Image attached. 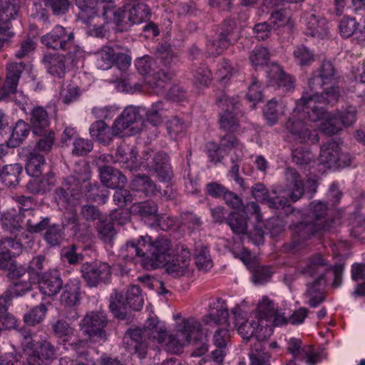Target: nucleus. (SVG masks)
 Wrapping results in <instances>:
<instances>
[{
  "instance_id": "60",
  "label": "nucleus",
  "mask_w": 365,
  "mask_h": 365,
  "mask_svg": "<svg viewBox=\"0 0 365 365\" xmlns=\"http://www.w3.org/2000/svg\"><path fill=\"white\" fill-rule=\"evenodd\" d=\"M53 185V175L43 177L40 180L34 179L28 183L27 188L35 195L44 194L50 191Z\"/></svg>"
},
{
  "instance_id": "5",
  "label": "nucleus",
  "mask_w": 365,
  "mask_h": 365,
  "mask_svg": "<svg viewBox=\"0 0 365 365\" xmlns=\"http://www.w3.org/2000/svg\"><path fill=\"white\" fill-rule=\"evenodd\" d=\"M91 178L90 167L87 164L78 165L73 173L67 177L61 187L55 190V200L58 203L73 205L75 201L83 196V185Z\"/></svg>"
},
{
  "instance_id": "21",
  "label": "nucleus",
  "mask_w": 365,
  "mask_h": 365,
  "mask_svg": "<svg viewBox=\"0 0 365 365\" xmlns=\"http://www.w3.org/2000/svg\"><path fill=\"white\" fill-rule=\"evenodd\" d=\"M325 285L326 279H323L322 275L321 277H316L312 282L307 283L304 295L308 299L307 303L310 307H317L325 300Z\"/></svg>"
},
{
  "instance_id": "47",
  "label": "nucleus",
  "mask_w": 365,
  "mask_h": 365,
  "mask_svg": "<svg viewBox=\"0 0 365 365\" xmlns=\"http://www.w3.org/2000/svg\"><path fill=\"white\" fill-rule=\"evenodd\" d=\"M34 135L38 137L36 141V145L34 150L41 151L45 153H49L55 142V133L51 129H46L41 133H33Z\"/></svg>"
},
{
  "instance_id": "64",
  "label": "nucleus",
  "mask_w": 365,
  "mask_h": 365,
  "mask_svg": "<svg viewBox=\"0 0 365 365\" xmlns=\"http://www.w3.org/2000/svg\"><path fill=\"white\" fill-rule=\"evenodd\" d=\"M275 309L273 302L268 297H264L259 302L257 307L258 320L262 322V319H264L266 322H268L270 317L273 316Z\"/></svg>"
},
{
  "instance_id": "3",
  "label": "nucleus",
  "mask_w": 365,
  "mask_h": 365,
  "mask_svg": "<svg viewBox=\"0 0 365 365\" xmlns=\"http://www.w3.org/2000/svg\"><path fill=\"white\" fill-rule=\"evenodd\" d=\"M157 342L170 354H180L187 344H192L195 349L192 356H200L205 354L208 346L204 341L205 337L201 331L200 323L194 318L182 319L177 326L174 334L165 331L154 332Z\"/></svg>"
},
{
  "instance_id": "63",
  "label": "nucleus",
  "mask_w": 365,
  "mask_h": 365,
  "mask_svg": "<svg viewBox=\"0 0 365 365\" xmlns=\"http://www.w3.org/2000/svg\"><path fill=\"white\" fill-rule=\"evenodd\" d=\"M164 113L163 103L158 101L153 103L146 111L147 121L151 125L157 126L163 123Z\"/></svg>"
},
{
  "instance_id": "61",
  "label": "nucleus",
  "mask_w": 365,
  "mask_h": 365,
  "mask_svg": "<svg viewBox=\"0 0 365 365\" xmlns=\"http://www.w3.org/2000/svg\"><path fill=\"white\" fill-rule=\"evenodd\" d=\"M192 73L193 83L197 87L207 86L211 82V72L204 64L192 68Z\"/></svg>"
},
{
  "instance_id": "49",
  "label": "nucleus",
  "mask_w": 365,
  "mask_h": 365,
  "mask_svg": "<svg viewBox=\"0 0 365 365\" xmlns=\"http://www.w3.org/2000/svg\"><path fill=\"white\" fill-rule=\"evenodd\" d=\"M284 112V106L273 99L267 103L263 110L264 116L269 125H274Z\"/></svg>"
},
{
  "instance_id": "43",
  "label": "nucleus",
  "mask_w": 365,
  "mask_h": 365,
  "mask_svg": "<svg viewBox=\"0 0 365 365\" xmlns=\"http://www.w3.org/2000/svg\"><path fill=\"white\" fill-rule=\"evenodd\" d=\"M98 237L106 245L113 246L114 240L117 235V231L114 225L107 222L106 218L98 222L96 227Z\"/></svg>"
},
{
  "instance_id": "15",
  "label": "nucleus",
  "mask_w": 365,
  "mask_h": 365,
  "mask_svg": "<svg viewBox=\"0 0 365 365\" xmlns=\"http://www.w3.org/2000/svg\"><path fill=\"white\" fill-rule=\"evenodd\" d=\"M191 257L190 252L182 249L180 253L173 256L167 261L164 266L168 274L174 277H180L184 275H189L192 273V269L190 267Z\"/></svg>"
},
{
  "instance_id": "38",
  "label": "nucleus",
  "mask_w": 365,
  "mask_h": 365,
  "mask_svg": "<svg viewBox=\"0 0 365 365\" xmlns=\"http://www.w3.org/2000/svg\"><path fill=\"white\" fill-rule=\"evenodd\" d=\"M265 71L270 78L276 81L279 87L284 88L286 91L294 88L293 78L286 74L278 64L272 63Z\"/></svg>"
},
{
  "instance_id": "28",
  "label": "nucleus",
  "mask_w": 365,
  "mask_h": 365,
  "mask_svg": "<svg viewBox=\"0 0 365 365\" xmlns=\"http://www.w3.org/2000/svg\"><path fill=\"white\" fill-rule=\"evenodd\" d=\"M130 186L133 190L143 192L146 197L157 196L160 192L158 185L145 174L134 175Z\"/></svg>"
},
{
  "instance_id": "35",
  "label": "nucleus",
  "mask_w": 365,
  "mask_h": 365,
  "mask_svg": "<svg viewBox=\"0 0 365 365\" xmlns=\"http://www.w3.org/2000/svg\"><path fill=\"white\" fill-rule=\"evenodd\" d=\"M138 151L133 147L126 145L118 146L116 150L117 160L123 163L125 168L130 171L137 170L140 168V162L137 159Z\"/></svg>"
},
{
  "instance_id": "33",
  "label": "nucleus",
  "mask_w": 365,
  "mask_h": 365,
  "mask_svg": "<svg viewBox=\"0 0 365 365\" xmlns=\"http://www.w3.org/2000/svg\"><path fill=\"white\" fill-rule=\"evenodd\" d=\"M23 217L26 220V229L30 233H39L45 230L50 222V218L43 217L39 209L27 211Z\"/></svg>"
},
{
  "instance_id": "55",
  "label": "nucleus",
  "mask_w": 365,
  "mask_h": 365,
  "mask_svg": "<svg viewBox=\"0 0 365 365\" xmlns=\"http://www.w3.org/2000/svg\"><path fill=\"white\" fill-rule=\"evenodd\" d=\"M97 66L102 70L111 68L114 63L115 51L110 46H104L95 53Z\"/></svg>"
},
{
  "instance_id": "29",
  "label": "nucleus",
  "mask_w": 365,
  "mask_h": 365,
  "mask_svg": "<svg viewBox=\"0 0 365 365\" xmlns=\"http://www.w3.org/2000/svg\"><path fill=\"white\" fill-rule=\"evenodd\" d=\"M47 71L52 76L62 78L66 73L65 56L58 53H45L41 60Z\"/></svg>"
},
{
  "instance_id": "45",
  "label": "nucleus",
  "mask_w": 365,
  "mask_h": 365,
  "mask_svg": "<svg viewBox=\"0 0 365 365\" xmlns=\"http://www.w3.org/2000/svg\"><path fill=\"white\" fill-rule=\"evenodd\" d=\"M21 217V216L19 214L16 215L11 212L2 213L1 215V222L3 229L16 237L24 230L20 222Z\"/></svg>"
},
{
  "instance_id": "11",
  "label": "nucleus",
  "mask_w": 365,
  "mask_h": 365,
  "mask_svg": "<svg viewBox=\"0 0 365 365\" xmlns=\"http://www.w3.org/2000/svg\"><path fill=\"white\" fill-rule=\"evenodd\" d=\"M74 39L75 35L73 31L57 25L50 32L41 37V43L47 49L61 51L68 48L71 40Z\"/></svg>"
},
{
  "instance_id": "57",
  "label": "nucleus",
  "mask_w": 365,
  "mask_h": 365,
  "mask_svg": "<svg viewBox=\"0 0 365 365\" xmlns=\"http://www.w3.org/2000/svg\"><path fill=\"white\" fill-rule=\"evenodd\" d=\"M80 216L87 222H93L96 220L100 222L106 218V215L99 207L92 204L83 205L80 209Z\"/></svg>"
},
{
  "instance_id": "62",
  "label": "nucleus",
  "mask_w": 365,
  "mask_h": 365,
  "mask_svg": "<svg viewBox=\"0 0 365 365\" xmlns=\"http://www.w3.org/2000/svg\"><path fill=\"white\" fill-rule=\"evenodd\" d=\"M237 113L222 112L220 115V128L227 133L235 132L239 126Z\"/></svg>"
},
{
  "instance_id": "24",
  "label": "nucleus",
  "mask_w": 365,
  "mask_h": 365,
  "mask_svg": "<svg viewBox=\"0 0 365 365\" xmlns=\"http://www.w3.org/2000/svg\"><path fill=\"white\" fill-rule=\"evenodd\" d=\"M299 113H294L289 118L284 125L286 130L290 133L295 140L304 143L310 136V130L305 123L302 120V116H297Z\"/></svg>"
},
{
  "instance_id": "40",
  "label": "nucleus",
  "mask_w": 365,
  "mask_h": 365,
  "mask_svg": "<svg viewBox=\"0 0 365 365\" xmlns=\"http://www.w3.org/2000/svg\"><path fill=\"white\" fill-rule=\"evenodd\" d=\"M22 166L19 163L6 165L1 168V181L8 187H14L19 183V176L22 173Z\"/></svg>"
},
{
  "instance_id": "26",
  "label": "nucleus",
  "mask_w": 365,
  "mask_h": 365,
  "mask_svg": "<svg viewBox=\"0 0 365 365\" xmlns=\"http://www.w3.org/2000/svg\"><path fill=\"white\" fill-rule=\"evenodd\" d=\"M287 180L286 189L287 196L292 202H297L304 195V183L299 173L292 168H287L285 172Z\"/></svg>"
},
{
  "instance_id": "41",
  "label": "nucleus",
  "mask_w": 365,
  "mask_h": 365,
  "mask_svg": "<svg viewBox=\"0 0 365 365\" xmlns=\"http://www.w3.org/2000/svg\"><path fill=\"white\" fill-rule=\"evenodd\" d=\"M265 340H257L249 353L251 365H270V355L265 351Z\"/></svg>"
},
{
  "instance_id": "2",
  "label": "nucleus",
  "mask_w": 365,
  "mask_h": 365,
  "mask_svg": "<svg viewBox=\"0 0 365 365\" xmlns=\"http://www.w3.org/2000/svg\"><path fill=\"white\" fill-rule=\"evenodd\" d=\"M327 206L322 202H312L309 212L302 220L292 222L289 228L292 240L285 245L287 251L297 252L308 246V241L329 231L333 221L327 218Z\"/></svg>"
},
{
  "instance_id": "10",
  "label": "nucleus",
  "mask_w": 365,
  "mask_h": 365,
  "mask_svg": "<svg viewBox=\"0 0 365 365\" xmlns=\"http://www.w3.org/2000/svg\"><path fill=\"white\" fill-rule=\"evenodd\" d=\"M82 277L90 287L106 283L111 275L110 266L106 262H86L81 267Z\"/></svg>"
},
{
  "instance_id": "16",
  "label": "nucleus",
  "mask_w": 365,
  "mask_h": 365,
  "mask_svg": "<svg viewBox=\"0 0 365 365\" xmlns=\"http://www.w3.org/2000/svg\"><path fill=\"white\" fill-rule=\"evenodd\" d=\"M103 19L105 24L114 23L116 31L119 32L128 31L134 25L132 19H130L128 12L125 10V6L122 9L109 5L108 8L103 11Z\"/></svg>"
},
{
  "instance_id": "25",
  "label": "nucleus",
  "mask_w": 365,
  "mask_h": 365,
  "mask_svg": "<svg viewBox=\"0 0 365 365\" xmlns=\"http://www.w3.org/2000/svg\"><path fill=\"white\" fill-rule=\"evenodd\" d=\"M38 280L41 292L49 297L56 295L63 288V281L56 270L44 273Z\"/></svg>"
},
{
  "instance_id": "46",
  "label": "nucleus",
  "mask_w": 365,
  "mask_h": 365,
  "mask_svg": "<svg viewBox=\"0 0 365 365\" xmlns=\"http://www.w3.org/2000/svg\"><path fill=\"white\" fill-rule=\"evenodd\" d=\"M30 130L29 123L21 120H19L12 129L10 138L8 140V145L11 148L18 147L27 137Z\"/></svg>"
},
{
  "instance_id": "30",
  "label": "nucleus",
  "mask_w": 365,
  "mask_h": 365,
  "mask_svg": "<svg viewBox=\"0 0 365 365\" xmlns=\"http://www.w3.org/2000/svg\"><path fill=\"white\" fill-rule=\"evenodd\" d=\"M62 289L61 301L65 306L73 307L80 304L81 292L79 279H70Z\"/></svg>"
},
{
  "instance_id": "22",
  "label": "nucleus",
  "mask_w": 365,
  "mask_h": 365,
  "mask_svg": "<svg viewBox=\"0 0 365 365\" xmlns=\"http://www.w3.org/2000/svg\"><path fill=\"white\" fill-rule=\"evenodd\" d=\"M102 184L111 189L124 186L127 182L126 177L118 169L111 166L104 165L98 168Z\"/></svg>"
},
{
  "instance_id": "56",
  "label": "nucleus",
  "mask_w": 365,
  "mask_h": 365,
  "mask_svg": "<svg viewBox=\"0 0 365 365\" xmlns=\"http://www.w3.org/2000/svg\"><path fill=\"white\" fill-rule=\"evenodd\" d=\"M130 212L133 215L147 217L157 214L158 206L152 201L135 202L130 206Z\"/></svg>"
},
{
  "instance_id": "19",
  "label": "nucleus",
  "mask_w": 365,
  "mask_h": 365,
  "mask_svg": "<svg viewBox=\"0 0 365 365\" xmlns=\"http://www.w3.org/2000/svg\"><path fill=\"white\" fill-rule=\"evenodd\" d=\"M339 34L343 38L354 36L359 42L365 41V19L360 22L355 18L344 16L339 24Z\"/></svg>"
},
{
  "instance_id": "58",
  "label": "nucleus",
  "mask_w": 365,
  "mask_h": 365,
  "mask_svg": "<svg viewBox=\"0 0 365 365\" xmlns=\"http://www.w3.org/2000/svg\"><path fill=\"white\" fill-rule=\"evenodd\" d=\"M294 359L304 360L309 365H314L322 360L319 352L309 346H300L293 355Z\"/></svg>"
},
{
  "instance_id": "7",
  "label": "nucleus",
  "mask_w": 365,
  "mask_h": 365,
  "mask_svg": "<svg viewBox=\"0 0 365 365\" xmlns=\"http://www.w3.org/2000/svg\"><path fill=\"white\" fill-rule=\"evenodd\" d=\"M140 166L152 175H155L163 182L169 183L173 177L170 158L164 151L155 152L151 149L144 150L140 157Z\"/></svg>"
},
{
  "instance_id": "12",
  "label": "nucleus",
  "mask_w": 365,
  "mask_h": 365,
  "mask_svg": "<svg viewBox=\"0 0 365 365\" xmlns=\"http://www.w3.org/2000/svg\"><path fill=\"white\" fill-rule=\"evenodd\" d=\"M337 78V73L330 61H324L320 68L312 73L308 82V88L311 92L322 93L325 85H332Z\"/></svg>"
},
{
  "instance_id": "20",
  "label": "nucleus",
  "mask_w": 365,
  "mask_h": 365,
  "mask_svg": "<svg viewBox=\"0 0 365 365\" xmlns=\"http://www.w3.org/2000/svg\"><path fill=\"white\" fill-rule=\"evenodd\" d=\"M327 262L319 254H316L309 257L301 263L299 272L304 276L321 277L325 279L324 271L327 269Z\"/></svg>"
},
{
  "instance_id": "1",
  "label": "nucleus",
  "mask_w": 365,
  "mask_h": 365,
  "mask_svg": "<svg viewBox=\"0 0 365 365\" xmlns=\"http://www.w3.org/2000/svg\"><path fill=\"white\" fill-rule=\"evenodd\" d=\"M120 256L126 262H133L135 257H141L144 269L153 270L163 267L172 258V245L165 237L153 240L148 235L140 236L137 240L128 241L120 249Z\"/></svg>"
},
{
  "instance_id": "14",
  "label": "nucleus",
  "mask_w": 365,
  "mask_h": 365,
  "mask_svg": "<svg viewBox=\"0 0 365 365\" xmlns=\"http://www.w3.org/2000/svg\"><path fill=\"white\" fill-rule=\"evenodd\" d=\"M149 339L148 333L140 328L129 329L123 337V343L130 352L138 355L140 359L147 356Z\"/></svg>"
},
{
  "instance_id": "48",
  "label": "nucleus",
  "mask_w": 365,
  "mask_h": 365,
  "mask_svg": "<svg viewBox=\"0 0 365 365\" xmlns=\"http://www.w3.org/2000/svg\"><path fill=\"white\" fill-rule=\"evenodd\" d=\"M52 332L56 338L61 342L71 341L74 334V329L64 319H58L51 324Z\"/></svg>"
},
{
  "instance_id": "59",
  "label": "nucleus",
  "mask_w": 365,
  "mask_h": 365,
  "mask_svg": "<svg viewBox=\"0 0 365 365\" xmlns=\"http://www.w3.org/2000/svg\"><path fill=\"white\" fill-rule=\"evenodd\" d=\"M216 102L223 112L240 113V103L238 96H229L225 93L220 95Z\"/></svg>"
},
{
  "instance_id": "52",
  "label": "nucleus",
  "mask_w": 365,
  "mask_h": 365,
  "mask_svg": "<svg viewBox=\"0 0 365 365\" xmlns=\"http://www.w3.org/2000/svg\"><path fill=\"white\" fill-rule=\"evenodd\" d=\"M247 219L248 217L240 212H232L229 214L226 222L234 233L241 235L246 233Z\"/></svg>"
},
{
  "instance_id": "32",
  "label": "nucleus",
  "mask_w": 365,
  "mask_h": 365,
  "mask_svg": "<svg viewBox=\"0 0 365 365\" xmlns=\"http://www.w3.org/2000/svg\"><path fill=\"white\" fill-rule=\"evenodd\" d=\"M228 316V308L225 302L218 298L211 304L210 312L205 317L204 322L207 324H222L227 322Z\"/></svg>"
},
{
  "instance_id": "13",
  "label": "nucleus",
  "mask_w": 365,
  "mask_h": 365,
  "mask_svg": "<svg viewBox=\"0 0 365 365\" xmlns=\"http://www.w3.org/2000/svg\"><path fill=\"white\" fill-rule=\"evenodd\" d=\"M56 358V348L46 339L36 341L24 365H49Z\"/></svg>"
},
{
  "instance_id": "44",
  "label": "nucleus",
  "mask_w": 365,
  "mask_h": 365,
  "mask_svg": "<svg viewBox=\"0 0 365 365\" xmlns=\"http://www.w3.org/2000/svg\"><path fill=\"white\" fill-rule=\"evenodd\" d=\"M66 224H48L44 234L45 241L51 246H58L64 240Z\"/></svg>"
},
{
  "instance_id": "51",
  "label": "nucleus",
  "mask_w": 365,
  "mask_h": 365,
  "mask_svg": "<svg viewBox=\"0 0 365 365\" xmlns=\"http://www.w3.org/2000/svg\"><path fill=\"white\" fill-rule=\"evenodd\" d=\"M170 76L162 68L158 71H153L145 78V82L152 88L158 89V92L162 91Z\"/></svg>"
},
{
  "instance_id": "54",
  "label": "nucleus",
  "mask_w": 365,
  "mask_h": 365,
  "mask_svg": "<svg viewBox=\"0 0 365 365\" xmlns=\"http://www.w3.org/2000/svg\"><path fill=\"white\" fill-rule=\"evenodd\" d=\"M47 310V307L43 303H41L40 304L34 307L24 314V323L26 325L31 327L40 324L44 319Z\"/></svg>"
},
{
  "instance_id": "34",
  "label": "nucleus",
  "mask_w": 365,
  "mask_h": 365,
  "mask_svg": "<svg viewBox=\"0 0 365 365\" xmlns=\"http://www.w3.org/2000/svg\"><path fill=\"white\" fill-rule=\"evenodd\" d=\"M90 180L83 185V195L86 196L87 201L106 204L109 196V191L104 189L96 182L91 183Z\"/></svg>"
},
{
  "instance_id": "31",
  "label": "nucleus",
  "mask_w": 365,
  "mask_h": 365,
  "mask_svg": "<svg viewBox=\"0 0 365 365\" xmlns=\"http://www.w3.org/2000/svg\"><path fill=\"white\" fill-rule=\"evenodd\" d=\"M306 26V34L308 36L323 38L328 35L327 20L315 14H307Z\"/></svg>"
},
{
  "instance_id": "4",
  "label": "nucleus",
  "mask_w": 365,
  "mask_h": 365,
  "mask_svg": "<svg viewBox=\"0 0 365 365\" xmlns=\"http://www.w3.org/2000/svg\"><path fill=\"white\" fill-rule=\"evenodd\" d=\"M339 91L337 87L324 88L322 93L311 92L307 89L302 96L296 102L294 113L310 121L317 122L325 117L324 105H333L339 99Z\"/></svg>"
},
{
  "instance_id": "36",
  "label": "nucleus",
  "mask_w": 365,
  "mask_h": 365,
  "mask_svg": "<svg viewBox=\"0 0 365 365\" xmlns=\"http://www.w3.org/2000/svg\"><path fill=\"white\" fill-rule=\"evenodd\" d=\"M339 150L340 148L337 143L332 140L327 142L321 147L319 161L329 168L336 169V162Z\"/></svg>"
},
{
  "instance_id": "17",
  "label": "nucleus",
  "mask_w": 365,
  "mask_h": 365,
  "mask_svg": "<svg viewBox=\"0 0 365 365\" xmlns=\"http://www.w3.org/2000/svg\"><path fill=\"white\" fill-rule=\"evenodd\" d=\"M239 334L244 339L249 340L255 337L257 340H266L272 334V328L267 324L263 325L257 319H248L242 322L237 329Z\"/></svg>"
},
{
  "instance_id": "9",
  "label": "nucleus",
  "mask_w": 365,
  "mask_h": 365,
  "mask_svg": "<svg viewBox=\"0 0 365 365\" xmlns=\"http://www.w3.org/2000/svg\"><path fill=\"white\" fill-rule=\"evenodd\" d=\"M143 126V120L139 110L135 106L126 107L121 114L114 120L112 125L113 133L115 136H123L138 133Z\"/></svg>"
},
{
  "instance_id": "50",
  "label": "nucleus",
  "mask_w": 365,
  "mask_h": 365,
  "mask_svg": "<svg viewBox=\"0 0 365 365\" xmlns=\"http://www.w3.org/2000/svg\"><path fill=\"white\" fill-rule=\"evenodd\" d=\"M231 44V39L226 38L223 34H217L216 36L207 41V50L209 54L219 56L222 54Z\"/></svg>"
},
{
  "instance_id": "39",
  "label": "nucleus",
  "mask_w": 365,
  "mask_h": 365,
  "mask_svg": "<svg viewBox=\"0 0 365 365\" xmlns=\"http://www.w3.org/2000/svg\"><path fill=\"white\" fill-rule=\"evenodd\" d=\"M125 10L128 12L130 19L134 24H140L149 19L150 10L148 5L143 3H133L124 6Z\"/></svg>"
},
{
  "instance_id": "27",
  "label": "nucleus",
  "mask_w": 365,
  "mask_h": 365,
  "mask_svg": "<svg viewBox=\"0 0 365 365\" xmlns=\"http://www.w3.org/2000/svg\"><path fill=\"white\" fill-rule=\"evenodd\" d=\"M29 121L33 133H41V132L50 128L48 113L42 106H35L31 109Z\"/></svg>"
},
{
  "instance_id": "37",
  "label": "nucleus",
  "mask_w": 365,
  "mask_h": 365,
  "mask_svg": "<svg viewBox=\"0 0 365 365\" xmlns=\"http://www.w3.org/2000/svg\"><path fill=\"white\" fill-rule=\"evenodd\" d=\"M89 132L94 140L103 144L110 143L113 136H115L113 133L112 127L108 126L102 120L93 123L90 126Z\"/></svg>"
},
{
  "instance_id": "42",
  "label": "nucleus",
  "mask_w": 365,
  "mask_h": 365,
  "mask_svg": "<svg viewBox=\"0 0 365 365\" xmlns=\"http://www.w3.org/2000/svg\"><path fill=\"white\" fill-rule=\"evenodd\" d=\"M45 165L46 160L43 154L39 153L36 150H33L29 153L26 166L29 175L38 178L41 174L42 168Z\"/></svg>"
},
{
  "instance_id": "23",
  "label": "nucleus",
  "mask_w": 365,
  "mask_h": 365,
  "mask_svg": "<svg viewBox=\"0 0 365 365\" xmlns=\"http://www.w3.org/2000/svg\"><path fill=\"white\" fill-rule=\"evenodd\" d=\"M76 6L79 9V16L84 21H89L94 17H102L103 13L108 8L109 4L98 3L97 0H75Z\"/></svg>"
},
{
  "instance_id": "18",
  "label": "nucleus",
  "mask_w": 365,
  "mask_h": 365,
  "mask_svg": "<svg viewBox=\"0 0 365 365\" xmlns=\"http://www.w3.org/2000/svg\"><path fill=\"white\" fill-rule=\"evenodd\" d=\"M24 69L25 64L23 62L11 63L7 66L6 78L0 89V101L16 91L19 78Z\"/></svg>"
},
{
  "instance_id": "53",
  "label": "nucleus",
  "mask_w": 365,
  "mask_h": 365,
  "mask_svg": "<svg viewBox=\"0 0 365 365\" xmlns=\"http://www.w3.org/2000/svg\"><path fill=\"white\" fill-rule=\"evenodd\" d=\"M195 264L200 270L209 271L213 266V263L207 247L200 245L195 249Z\"/></svg>"
},
{
  "instance_id": "6",
  "label": "nucleus",
  "mask_w": 365,
  "mask_h": 365,
  "mask_svg": "<svg viewBox=\"0 0 365 365\" xmlns=\"http://www.w3.org/2000/svg\"><path fill=\"white\" fill-rule=\"evenodd\" d=\"M144 304L141 289L138 285H132L123 294L114 290L110 297L109 309L113 316L120 320L128 317L130 309L140 310Z\"/></svg>"
},
{
  "instance_id": "8",
  "label": "nucleus",
  "mask_w": 365,
  "mask_h": 365,
  "mask_svg": "<svg viewBox=\"0 0 365 365\" xmlns=\"http://www.w3.org/2000/svg\"><path fill=\"white\" fill-rule=\"evenodd\" d=\"M108 319L103 311H93L88 312L79 323L82 334L87 336L91 342L105 341L107 334L105 328Z\"/></svg>"
}]
</instances>
